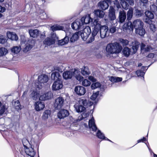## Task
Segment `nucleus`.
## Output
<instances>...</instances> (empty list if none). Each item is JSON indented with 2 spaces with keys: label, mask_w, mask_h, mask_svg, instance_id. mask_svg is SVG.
Segmentation results:
<instances>
[{
  "label": "nucleus",
  "mask_w": 157,
  "mask_h": 157,
  "mask_svg": "<svg viewBox=\"0 0 157 157\" xmlns=\"http://www.w3.org/2000/svg\"><path fill=\"white\" fill-rule=\"evenodd\" d=\"M101 22L99 21L98 18L94 20L92 23V26L94 27L93 30L92 34L89 39L87 43H90L93 41L95 39H98L99 36L101 38H104L109 35V31L108 27L106 25H101Z\"/></svg>",
  "instance_id": "nucleus-1"
},
{
  "label": "nucleus",
  "mask_w": 157,
  "mask_h": 157,
  "mask_svg": "<svg viewBox=\"0 0 157 157\" xmlns=\"http://www.w3.org/2000/svg\"><path fill=\"white\" fill-rule=\"evenodd\" d=\"M122 49L120 44L115 42L108 44L106 47L105 50L108 54H118L121 52Z\"/></svg>",
  "instance_id": "nucleus-2"
},
{
  "label": "nucleus",
  "mask_w": 157,
  "mask_h": 157,
  "mask_svg": "<svg viewBox=\"0 0 157 157\" xmlns=\"http://www.w3.org/2000/svg\"><path fill=\"white\" fill-rule=\"evenodd\" d=\"M79 104H76L74 105L75 108L77 112H81L84 111L86 109L85 107L88 105L91 106L94 102H89L84 97L80 98L78 101Z\"/></svg>",
  "instance_id": "nucleus-3"
},
{
  "label": "nucleus",
  "mask_w": 157,
  "mask_h": 157,
  "mask_svg": "<svg viewBox=\"0 0 157 157\" xmlns=\"http://www.w3.org/2000/svg\"><path fill=\"white\" fill-rule=\"evenodd\" d=\"M108 17L111 25H116L117 24V20L115 15V9L112 6L109 7Z\"/></svg>",
  "instance_id": "nucleus-4"
},
{
  "label": "nucleus",
  "mask_w": 157,
  "mask_h": 157,
  "mask_svg": "<svg viewBox=\"0 0 157 157\" xmlns=\"http://www.w3.org/2000/svg\"><path fill=\"white\" fill-rule=\"evenodd\" d=\"M48 80V78L47 75H40L38 78L39 82H35L34 86L38 89L41 88L42 84L47 82Z\"/></svg>",
  "instance_id": "nucleus-5"
},
{
  "label": "nucleus",
  "mask_w": 157,
  "mask_h": 157,
  "mask_svg": "<svg viewBox=\"0 0 157 157\" xmlns=\"http://www.w3.org/2000/svg\"><path fill=\"white\" fill-rule=\"evenodd\" d=\"M62 72V70L59 67H56L52 73L51 75L52 80L55 81H62L61 77L59 74V72Z\"/></svg>",
  "instance_id": "nucleus-6"
},
{
  "label": "nucleus",
  "mask_w": 157,
  "mask_h": 157,
  "mask_svg": "<svg viewBox=\"0 0 157 157\" xmlns=\"http://www.w3.org/2000/svg\"><path fill=\"white\" fill-rule=\"evenodd\" d=\"M78 32L83 40H86L90 34L91 30L89 26H87L83 30Z\"/></svg>",
  "instance_id": "nucleus-7"
},
{
  "label": "nucleus",
  "mask_w": 157,
  "mask_h": 157,
  "mask_svg": "<svg viewBox=\"0 0 157 157\" xmlns=\"http://www.w3.org/2000/svg\"><path fill=\"white\" fill-rule=\"evenodd\" d=\"M141 52L144 54L148 52H152L154 51L155 48L150 45H146L142 43L140 46Z\"/></svg>",
  "instance_id": "nucleus-8"
},
{
  "label": "nucleus",
  "mask_w": 157,
  "mask_h": 157,
  "mask_svg": "<svg viewBox=\"0 0 157 157\" xmlns=\"http://www.w3.org/2000/svg\"><path fill=\"white\" fill-rule=\"evenodd\" d=\"M88 115L89 114L87 113H83L81 116H79L78 119H74L71 116H70L69 118L70 123L71 124H76L81 120L82 118H86L88 117Z\"/></svg>",
  "instance_id": "nucleus-9"
},
{
  "label": "nucleus",
  "mask_w": 157,
  "mask_h": 157,
  "mask_svg": "<svg viewBox=\"0 0 157 157\" xmlns=\"http://www.w3.org/2000/svg\"><path fill=\"white\" fill-rule=\"evenodd\" d=\"M64 100L62 97H59L55 100L54 107L56 109H59L63 105Z\"/></svg>",
  "instance_id": "nucleus-10"
},
{
  "label": "nucleus",
  "mask_w": 157,
  "mask_h": 157,
  "mask_svg": "<svg viewBox=\"0 0 157 157\" xmlns=\"http://www.w3.org/2000/svg\"><path fill=\"white\" fill-rule=\"evenodd\" d=\"M75 91L78 95H83L86 93V89L82 86H77L75 87Z\"/></svg>",
  "instance_id": "nucleus-11"
},
{
  "label": "nucleus",
  "mask_w": 157,
  "mask_h": 157,
  "mask_svg": "<svg viewBox=\"0 0 157 157\" xmlns=\"http://www.w3.org/2000/svg\"><path fill=\"white\" fill-rule=\"evenodd\" d=\"M72 28L75 30H77L83 27L80 19H77L72 23Z\"/></svg>",
  "instance_id": "nucleus-12"
},
{
  "label": "nucleus",
  "mask_w": 157,
  "mask_h": 157,
  "mask_svg": "<svg viewBox=\"0 0 157 157\" xmlns=\"http://www.w3.org/2000/svg\"><path fill=\"white\" fill-rule=\"evenodd\" d=\"M121 3L124 9L127 10L128 8L129 5H134V0H121Z\"/></svg>",
  "instance_id": "nucleus-13"
},
{
  "label": "nucleus",
  "mask_w": 157,
  "mask_h": 157,
  "mask_svg": "<svg viewBox=\"0 0 157 157\" xmlns=\"http://www.w3.org/2000/svg\"><path fill=\"white\" fill-rule=\"evenodd\" d=\"M109 2L110 0H103L100 1L98 5L102 10H105L108 8L109 6L108 3Z\"/></svg>",
  "instance_id": "nucleus-14"
},
{
  "label": "nucleus",
  "mask_w": 157,
  "mask_h": 157,
  "mask_svg": "<svg viewBox=\"0 0 157 157\" xmlns=\"http://www.w3.org/2000/svg\"><path fill=\"white\" fill-rule=\"evenodd\" d=\"M37 87L35 86L34 87H32L31 93V97L33 100L36 101V100L39 98V93L38 91Z\"/></svg>",
  "instance_id": "nucleus-15"
},
{
  "label": "nucleus",
  "mask_w": 157,
  "mask_h": 157,
  "mask_svg": "<svg viewBox=\"0 0 157 157\" xmlns=\"http://www.w3.org/2000/svg\"><path fill=\"white\" fill-rule=\"evenodd\" d=\"M122 28L124 31H127L128 30L130 33H132L133 31V28L132 24L131 21H128L127 23H124Z\"/></svg>",
  "instance_id": "nucleus-16"
},
{
  "label": "nucleus",
  "mask_w": 157,
  "mask_h": 157,
  "mask_svg": "<svg viewBox=\"0 0 157 157\" xmlns=\"http://www.w3.org/2000/svg\"><path fill=\"white\" fill-rule=\"evenodd\" d=\"M63 86L62 81H55L52 85V89L54 90H58L62 88Z\"/></svg>",
  "instance_id": "nucleus-17"
},
{
  "label": "nucleus",
  "mask_w": 157,
  "mask_h": 157,
  "mask_svg": "<svg viewBox=\"0 0 157 157\" xmlns=\"http://www.w3.org/2000/svg\"><path fill=\"white\" fill-rule=\"evenodd\" d=\"M69 115V112L66 109H63L59 111L57 114L58 117L60 119H63Z\"/></svg>",
  "instance_id": "nucleus-18"
},
{
  "label": "nucleus",
  "mask_w": 157,
  "mask_h": 157,
  "mask_svg": "<svg viewBox=\"0 0 157 157\" xmlns=\"http://www.w3.org/2000/svg\"><path fill=\"white\" fill-rule=\"evenodd\" d=\"M133 28L134 27L135 30L137 29L142 27H143V22L140 19H136L134 20L132 23Z\"/></svg>",
  "instance_id": "nucleus-19"
},
{
  "label": "nucleus",
  "mask_w": 157,
  "mask_h": 157,
  "mask_svg": "<svg viewBox=\"0 0 157 157\" xmlns=\"http://www.w3.org/2000/svg\"><path fill=\"white\" fill-rule=\"evenodd\" d=\"M34 106L35 109L36 111H40L44 109L45 105L43 102L38 101L35 103Z\"/></svg>",
  "instance_id": "nucleus-20"
},
{
  "label": "nucleus",
  "mask_w": 157,
  "mask_h": 157,
  "mask_svg": "<svg viewBox=\"0 0 157 157\" xmlns=\"http://www.w3.org/2000/svg\"><path fill=\"white\" fill-rule=\"evenodd\" d=\"M93 19L90 17V14L86 15L85 17H82L80 19L83 25L84 24H87L92 22Z\"/></svg>",
  "instance_id": "nucleus-21"
},
{
  "label": "nucleus",
  "mask_w": 157,
  "mask_h": 157,
  "mask_svg": "<svg viewBox=\"0 0 157 157\" xmlns=\"http://www.w3.org/2000/svg\"><path fill=\"white\" fill-rule=\"evenodd\" d=\"M89 126L90 130H92L93 132H95L97 130V128L95 124L94 119L93 117L89 121Z\"/></svg>",
  "instance_id": "nucleus-22"
},
{
  "label": "nucleus",
  "mask_w": 157,
  "mask_h": 157,
  "mask_svg": "<svg viewBox=\"0 0 157 157\" xmlns=\"http://www.w3.org/2000/svg\"><path fill=\"white\" fill-rule=\"evenodd\" d=\"M74 75V70L67 71L63 72V77L64 79H67L71 78Z\"/></svg>",
  "instance_id": "nucleus-23"
},
{
  "label": "nucleus",
  "mask_w": 157,
  "mask_h": 157,
  "mask_svg": "<svg viewBox=\"0 0 157 157\" xmlns=\"http://www.w3.org/2000/svg\"><path fill=\"white\" fill-rule=\"evenodd\" d=\"M139 43L136 41H132L130 44V46H132V49L133 50L132 53L133 54L135 53L139 48Z\"/></svg>",
  "instance_id": "nucleus-24"
},
{
  "label": "nucleus",
  "mask_w": 157,
  "mask_h": 157,
  "mask_svg": "<svg viewBox=\"0 0 157 157\" xmlns=\"http://www.w3.org/2000/svg\"><path fill=\"white\" fill-rule=\"evenodd\" d=\"M94 13L95 16L100 18H103L105 15V13L104 11L99 9L95 10Z\"/></svg>",
  "instance_id": "nucleus-25"
},
{
  "label": "nucleus",
  "mask_w": 157,
  "mask_h": 157,
  "mask_svg": "<svg viewBox=\"0 0 157 157\" xmlns=\"http://www.w3.org/2000/svg\"><path fill=\"white\" fill-rule=\"evenodd\" d=\"M8 38L12 40H17L18 38L16 34L13 32L8 31L6 33Z\"/></svg>",
  "instance_id": "nucleus-26"
},
{
  "label": "nucleus",
  "mask_w": 157,
  "mask_h": 157,
  "mask_svg": "<svg viewBox=\"0 0 157 157\" xmlns=\"http://www.w3.org/2000/svg\"><path fill=\"white\" fill-rule=\"evenodd\" d=\"M25 152L26 154L31 157H34L35 155V152L34 151L32 147L28 148L26 147L24 148Z\"/></svg>",
  "instance_id": "nucleus-27"
},
{
  "label": "nucleus",
  "mask_w": 157,
  "mask_h": 157,
  "mask_svg": "<svg viewBox=\"0 0 157 157\" xmlns=\"http://www.w3.org/2000/svg\"><path fill=\"white\" fill-rule=\"evenodd\" d=\"M119 21L122 23L124 22L126 18V14L124 10H121L119 12Z\"/></svg>",
  "instance_id": "nucleus-28"
},
{
  "label": "nucleus",
  "mask_w": 157,
  "mask_h": 157,
  "mask_svg": "<svg viewBox=\"0 0 157 157\" xmlns=\"http://www.w3.org/2000/svg\"><path fill=\"white\" fill-rule=\"evenodd\" d=\"M52 95L51 92H48L46 94L41 95L39 98V99L40 100L44 101L47 100H48L52 97Z\"/></svg>",
  "instance_id": "nucleus-29"
},
{
  "label": "nucleus",
  "mask_w": 157,
  "mask_h": 157,
  "mask_svg": "<svg viewBox=\"0 0 157 157\" xmlns=\"http://www.w3.org/2000/svg\"><path fill=\"white\" fill-rule=\"evenodd\" d=\"M50 29L51 30L54 32L59 30H63L64 28L61 25L56 24L52 26L50 28Z\"/></svg>",
  "instance_id": "nucleus-30"
},
{
  "label": "nucleus",
  "mask_w": 157,
  "mask_h": 157,
  "mask_svg": "<svg viewBox=\"0 0 157 157\" xmlns=\"http://www.w3.org/2000/svg\"><path fill=\"white\" fill-rule=\"evenodd\" d=\"M146 67L143 66L140 70H137L136 71V73L138 76L143 77L145 74L146 70L147 69V68L146 69Z\"/></svg>",
  "instance_id": "nucleus-31"
},
{
  "label": "nucleus",
  "mask_w": 157,
  "mask_h": 157,
  "mask_svg": "<svg viewBox=\"0 0 157 157\" xmlns=\"http://www.w3.org/2000/svg\"><path fill=\"white\" fill-rule=\"evenodd\" d=\"M29 33L31 36L35 38L38 35L39 31L37 29H31L29 30Z\"/></svg>",
  "instance_id": "nucleus-32"
},
{
  "label": "nucleus",
  "mask_w": 157,
  "mask_h": 157,
  "mask_svg": "<svg viewBox=\"0 0 157 157\" xmlns=\"http://www.w3.org/2000/svg\"><path fill=\"white\" fill-rule=\"evenodd\" d=\"M76 79L81 81L82 80L83 77L80 75V72L77 70H74V75Z\"/></svg>",
  "instance_id": "nucleus-33"
},
{
  "label": "nucleus",
  "mask_w": 157,
  "mask_h": 157,
  "mask_svg": "<svg viewBox=\"0 0 157 157\" xmlns=\"http://www.w3.org/2000/svg\"><path fill=\"white\" fill-rule=\"evenodd\" d=\"M55 43V40L52 38H47L44 41V44L48 46H50Z\"/></svg>",
  "instance_id": "nucleus-34"
},
{
  "label": "nucleus",
  "mask_w": 157,
  "mask_h": 157,
  "mask_svg": "<svg viewBox=\"0 0 157 157\" xmlns=\"http://www.w3.org/2000/svg\"><path fill=\"white\" fill-rule=\"evenodd\" d=\"M67 33L66 34V36L64 38L58 41V44L60 45H63L67 44L69 41V37L67 36Z\"/></svg>",
  "instance_id": "nucleus-35"
},
{
  "label": "nucleus",
  "mask_w": 157,
  "mask_h": 157,
  "mask_svg": "<svg viewBox=\"0 0 157 157\" xmlns=\"http://www.w3.org/2000/svg\"><path fill=\"white\" fill-rule=\"evenodd\" d=\"M51 114L50 110H46L43 113V114L42 116V120H47L49 116H50Z\"/></svg>",
  "instance_id": "nucleus-36"
},
{
  "label": "nucleus",
  "mask_w": 157,
  "mask_h": 157,
  "mask_svg": "<svg viewBox=\"0 0 157 157\" xmlns=\"http://www.w3.org/2000/svg\"><path fill=\"white\" fill-rule=\"evenodd\" d=\"M96 134L97 136L98 137V138L99 139H104L105 140H108L110 142H112L108 138L105 137L103 133H102L99 130H98Z\"/></svg>",
  "instance_id": "nucleus-37"
},
{
  "label": "nucleus",
  "mask_w": 157,
  "mask_h": 157,
  "mask_svg": "<svg viewBox=\"0 0 157 157\" xmlns=\"http://www.w3.org/2000/svg\"><path fill=\"white\" fill-rule=\"evenodd\" d=\"M21 50V48L20 46H13L11 49V52L14 54L18 53Z\"/></svg>",
  "instance_id": "nucleus-38"
},
{
  "label": "nucleus",
  "mask_w": 157,
  "mask_h": 157,
  "mask_svg": "<svg viewBox=\"0 0 157 157\" xmlns=\"http://www.w3.org/2000/svg\"><path fill=\"white\" fill-rule=\"evenodd\" d=\"M81 73L83 75L87 76L90 74V72L89 71L88 67H84L82 68Z\"/></svg>",
  "instance_id": "nucleus-39"
},
{
  "label": "nucleus",
  "mask_w": 157,
  "mask_h": 157,
  "mask_svg": "<svg viewBox=\"0 0 157 157\" xmlns=\"http://www.w3.org/2000/svg\"><path fill=\"white\" fill-rule=\"evenodd\" d=\"M135 31L136 34H139L141 36H143L145 33V31L143 28V27L135 30Z\"/></svg>",
  "instance_id": "nucleus-40"
},
{
  "label": "nucleus",
  "mask_w": 157,
  "mask_h": 157,
  "mask_svg": "<svg viewBox=\"0 0 157 157\" xmlns=\"http://www.w3.org/2000/svg\"><path fill=\"white\" fill-rule=\"evenodd\" d=\"M122 52L125 56H128L131 53V49L128 47H125L123 49Z\"/></svg>",
  "instance_id": "nucleus-41"
},
{
  "label": "nucleus",
  "mask_w": 157,
  "mask_h": 157,
  "mask_svg": "<svg viewBox=\"0 0 157 157\" xmlns=\"http://www.w3.org/2000/svg\"><path fill=\"white\" fill-rule=\"evenodd\" d=\"M133 9L132 8H130L127 12V19L128 20H130L132 18L133 14Z\"/></svg>",
  "instance_id": "nucleus-42"
},
{
  "label": "nucleus",
  "mask_w": 157,
  "mask_h": 157,
  "mask_svg": "<svg viewBox=\"0 0 157 157\" xmlns=\"http://www.w3.org/2000/svg\"><path fill=\"white\" fill-rule=\"evenodd\" d=\"M80 35L79 32H77L73 34L70 39V40L71 42H74L77 40L78 38L79 35Z\"/></svg>",
  "instance_id": "nucleus-43"
},
{
  "label": "nucleus",
  "mask_w": 157,
  "mask_h": 157,
  "mask_svg": "<svg viewBox=\"0 0 157 157\" xmlns=\"http://www.w3.org/2000/svg\"><path fill=\"white\" fill-rule=\"evenodd\" d=\"M145 15L147 17L151 19H153L154 18V14L149 11H146L145 12Z\"/></svg>",
  "instance_id": "nucleus-44"
},
{
  "label": "nucleus",
  "mask_w": 157,
  "mask_h": 157,
  "mask_svg": "<svg viewBox=\"0 0 157 157\" xmlns=\"http://www.w3.org/2000/svg\"><path fill=\"white\" fill-rule=\"evenodd\" d=\"M119 41L123 46H126L128 44L129 41L126 39H124L122 38H120Z\"/></svg>",
  "instance_id": "nucleus-45"
},
{
  "label": "nucleus",
  "mask_w": 157,
  "mask_h": 157,
  "mask_svg": "<svg viewBox=\"0 0 157 157\" xmlns=\"http://www.w3.org/2000/svg\"><path fill=\"white\" fill-rule=\"evenodd\" d=\"M7 107L6 105H3L0 109V116L6 113L7 110Z\"/></svg>",
  "instance_id": "nucleus-46"
},
{
  "label": "nucleus",
  "mask_w": 157,
  "mask_h": 157,
  "mask_svg": "<svg viewBox=\"0 0 157 157\" xmlns=\"http://www.w3.org/2000/svg\"><path fill=\"white\" fill-rule=\"evenodd\" d=\"M101 86V85L100 83L96 82L92 84L91 85V87L92 89H94L100 87Z\"/></svg>",
  "instance_id": "nucleus-47"
},
{
  "label": "nucleus",
  "mask_w": 157,
  "mask_h": 157,
  "mask_svg": "<svg viewBox=\"0 0 157 157\" xmlns=\"http://www.w3.org/2000/svg\"><path fill=\"white\" fill-rule=\"evenodd\" d=\"M14 106L15 109L17 110H19L21 109V106L20 105V102L18 100L16 101H15Z\"/></svg>",
  "instance_id": "nucleus-48"
},
{
  "label": "nucleus",
  "mask_w": 157,
  "mask_h": 157,
  "mask_svg": "<svg viewBox=\"0 0 157 157\" xmlns=\"http://www.w3.org/2000/svg\"><path fill=\"white\" fill-rule=\"evenodd\" d=\"M117 24L116 25H112L109 27V31L112 33H114L116 31V26L117 25Z\"/></svg>",
  "instance_id": "nucleus-49"
},
{
  "label": "nucleus",
  "mask_w": 157,
  "mask_h": 157,
  "mask_svg": "<svg viewBox=\"0 0 157 157\" xmlns=\"http://www.w3.org/2000/svg\"><path fill=\"white\" fill-rule=\"evenodd\" d=\"M7 50L4 48H0V56L6 55L7 53Z\"/></svg>",
  "instance_id": "nucleus-50"
},
{
  "label": "nucleus",
  "mask_w": 157,
  "mask_h": 157,
  "mask_svg": "<svg viewBox=\"0 0 157 157\" xmlns=\"http://www.w3.org/2000/svg\"><path fill=\"white\" fill-rule=\"evenodd\" d=\"M99 93V91H97L96 93H94L90 97V99L93 101L95 100L98 96V95Z\"/></svg>",
  "instance_id": "nucleus-51"
},
{
  "label": "nucleus",
  "mask_w": 157,
  "mask_h": 157,
  "mask_svg": "<svg viewBox=\"0 0 157 157\" xmlns=\"http://www.w3.org/2000/svg\"><path fill=\"white\" fill-rule=\"evenodd\" d=\"M40 17L41 19H46L49 17L48 15L44 12H43L40 14Z\"/></svg>",
  "instance_id": "nucleus-52"
},
{
  "label": "nucleus",
  "mask_w": 157,
  "mask_h": 157,
  "mask_svg": "<svg viewBox=\"0 0 157 157\" xmlns=\"http://www.w3.org/2000/svg\"><path fill=\"white\" fill-rule=\"evenodd\" d=\"M91 83L87 79H84L82 82V85L85 86H87L90 85Z\"/></svg>",
  "instance_id": "nucleus-53"
},
{
  "label": "nucleus",
  "mask_w": 157,
  "mask_h": 157,
  "mask_svg": "<svg viewBox=\"0 0 157 157\" xmlns=\"http://www.w3.org/2000/svg\"><path fill=\"white\" fill-rule=\"evenodd\" d=\"M135 14L136 16L140 17L142 16L143 14V12L140 10H135Z\"/></svg>",
  "instance_id": "nucleus-54"
},
{
  "label": "nucleus",
  "mask_w": 157,
  "mask_h": 157,
  "mask_svg": "<svg viewBox=\"0 0 157 157\" xmlns=\"http://www.w3.org/2000/svg\"><path fill=\"white\" fill-rule=\"evenodd\" d=\"M150 9L153 12H156L157 11V6L154 4H152L150 6Z\"/></svg>",
  "instance_id": "nucleus-55"
},
{
  "label": "nucleus",
  "mask_w": 157,
  "mask_h": 157,
  "mask_svg": "<svg viewBox=\"0 0 157 157\" xmlns=\"http://www.w3.org/2000/svg\"><path fill=\"white\" fill-rule=\"evenodd\" d=\"M6 40L2 35H0V43L4 44L6 42Z\"/></svg>",
  "instance_id": "nucleus-56"
},
{
  "label": "nucleus",
  "mask_w": 157,
  "mask_h": 157,
  "mask_svg": "<svg viewBox=\"0 0 157 157\" xmlns=\"http://www.w3.org/2000/svg\"><path fill=\"white\" fill-rule=\"evenodd\" d=\"M150 29L153 32H155L156 30L155 25L153 24H151L150 26Z\"/></svg>",
  "instance_id": "nucleus-57"
},
{
  "label": "nucleus",
  "mask_w": 157,
  "mask_h": 157,
  "mask_svg": "<svg viewBox=\"0 0 157 157\" xmlns=\"http://www.w3.org/2000/svg\"><path fill=\"white\" fill-rule=\"evenodd\" d=\"M32 48V46L30 45H28L26 46L25 48L24 51L25 52H27L30 50Z\"/></svg>",
  "instance_id": "nucleus-58"
},
{
  "label": "nucleus",
  "mask_w": 157,
  "mask_h": 157,
  "mask_svg": "<svg viewBox=\"0 0 157 157\" xmlns=\"http://www.w3.org/2000/svg\"><path fill=\"white\" fill-rule=\"evenodd\" d=\"M22 142L24 147V148L27 147L26 145L29 143L28 141L25 139H24L22 140Z\"/></svg>",
  "instance_id": "nucleus-59"
},
{
  "label": "nucleus",
  "mask_w": 157,
  "mask_h": 157,
  "mask_svg": "<svg viewBox=\"0 0 157 157\" xmlns=\"http://www.w3.org/2000/svg\"><path fill=\"white\" fill-rule=\"evenodd\" d=\"M151 20V19H150L149 18L147 17V18H146L144 19V21L145 23L150 24L152 22Z\"/></svg>",
  "instance_id": "nucleus-60"
},
{
  "label": "nucleus",
  "mask_w": 157,
  "mask_h": 157,
  "mask_svg": "<svg viewBox=\"0 0 157 157\" xmlns=\"http://www.w3.org/2000/svg\"><path fill=\"white\" fill-rule=\"evenodd\" d=\"M110 80L112 82H116V77H111L109 78Z\"/></svg>",
  "instance_id": "nucleus-61"
},
{
  "label": "nucleus",
  "mask_w": 157,
  "mask_h": 157,
  "mask_svg": "<svg viewBox=\"0 0 157 157\" xmlns=\"http://www.w3.org/2000/svg\"><path fill=\"white\" fill-rule=\"evenodd\" d=\"M122 80V78L116 77V82H118L121 81Z\"/></svg>",
  "instance_id": "nucleus-62"
},
{
  "label": "nucleus",
  "mask_w": 157,
  "mask_h": 157,
  "mask_svg": "<svg viewBox=\"0 0 157 157\" xmlns=\"http://www.w3.org/2000/svg\"><path fill=\"white\" fill-rule=\"evenodd\" d=\"M89 79L93 82L96 81V79L93 76H90L89 77Z\"/></svg>",
  "instance_id": "nucleus-63"
},
{
  "label": "nucleus",
  "mask_w": 157,
  "mask_h": 157,
  "mask_svg": "<svg viewBox=\"0 0 157 157\" xmlns=\"http://www.w3.org/2000/svg\"><path fill=\"white\" fill-rule=\"evenodd\" d=\"M6 9L5 7H3L0 6V13H3L5 11Z\"/></svg>",
  "instance_id": "nucleus-64"
}]
</instances>
